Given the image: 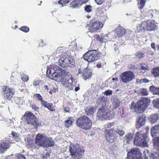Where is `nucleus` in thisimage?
I'll return each instance as SVG.
<instances>
[{
  "instance_id": "nucleus-20",
  "label": "nucleus",
  "mask_w": 159,
  "mask_h": 159,
  "mask_svg": "<svg viewBox=\"0 0 159 159\" xmlns=\"http://www.w3.org/2000/svg\"><path fill=\"white\" fill-rule=\"evenodd\" d=\"M133 135V133H129L126 134L123 139L124 143L126 144L129 143L130 142L132 141Z\"/></svg>"
},
{
  "instance_id": "nucleus-8",
  "label": "nucleus",
  "mask_w": 159,
  "mask_h": 159,
  "mask_svg": "<svg viewBox=\"0 0 159 159\" xmlns=\"http://www.w3.org/2000/svg\"><path fill=\"white\" fill-rule=\"evenodd\" d=\"M134 143L136 146L146 147L148 145L146 139V135L141 132H137L134 141Z\"/></svg>"
},
{
  "instance_id": "nucleus-41",
  "label": "nucleus",
  "mask_w": 159,
  "mask_h": 159,
  "mask_svg": "<svg viewBox=\"0 0 159 159\" xmlns=\"http://www.w3.org/2000/svg\"><path fill=\"white\" fill-rule=\"evenodd\" d=\"M143 27H144L145 28V30H148V28H147V23L146 21H143L141 22V24H140Z\"/></svg>"
},
{
  "instance_id": "nucleus-60",
  "label": "nucleus",
  "mask_w": 159,
  "mask_h": 159,
  "mask_svg": "<svg viewBox=\"0 0 159 159\" xmlns=\"http://www.w3.org/2000/svg\"><path fill=\"white\" fill-rule=\"evenodd\" d=\"M80 89V88L79 87H76L75 88V91H77L79 90Z\"/></svg>"
},
{
  "instance_id": "nucleus-29",
  "label": "nucleus",
  "mask_w": 159,
  "mask_h": 159,
  "mask_svg": "<svg viewBox=\"0 0 159 159\" xmlns=\"http://www.w3.org/2000/svg\"><path fill=\"white\" fill-rule=\"evenodd\" d=\"M113 104L115 108H116L119 106V100L116 97L113 99Z\"/></svg>"
},
{
  "instance_id": "nucleus-43",
  "label": "nucleus",
  "mask_w": 159,
  "mask_h": 159,
  "mask_svg": "<svg viewBox=\"0 0 159 159\" xmlns=\"http://www.w3.org/2000/svg\"><path fill=\"white\" fill-rule=\"evenodd\" d=\"M34 97L37 98L38 100H43L42 97L39 94H36L34 95Z\"/></svg>"
},
{
  "instance_id": "nucleus-39",
  "label": "nucleus",
  "mask_w": 159,
  "mask_h": 159,
  "mask_svg": "<svg viewBox=\"0 0 159 159\" xmlns=\"http://www.w3.org/2000/svg\"><path fill=\"white\" fill-rule=\"evenodd\" d=\"M45 107L47 108L51 111H54L52 104L51 103L48 102Z\"/></svg>"
},
{
  "instance_id": "nucleus-34",
  "label": "nucleus",
  "mask_w": 159,
  "mask_h": 159,
  "mask_svg": "<svg viewBox=\"0 0 159 159\" xmlns=\"http://www.w3.org/2000/svg\"><path fill=\"white\" fill-rule=\"evenodd\" d=\"M143 30L145 31V28L144 27H143L140 24L137 27L136 32L137 33H139Z\"/></svg>"
},
{
  "instance_id": "nucleus-42",
  "label": "nucleus",
  "mask_w": 159,
  "mask_h": 159,
  "mask_svg": "<svg viewBox=\"0 0 159 159\" xmlns=\"http://www.w3.org/2000/svg\"><path fill=\"white\" fill-rule=\"evenodd\" d=\"M136 57L139 59H141L144 57V54L142 52H139L136 54Z\"/></svg>"
},
{
  "instance_id": "nucleus-35",
  "label": "nucleus",
  "mask_w": 159,
  "mask_h": 159,
  "mask_svg": "<svg viewBox=\"0 0 159 159\" xmlns=\"http://www.w3.org/2000/svg\"><path fill=\"white\" fill-rule=\"evenodd\" d=\"M153 146L157 150L159 151V142L157 141H156L154 139H153Z\"/></svg>"
},
{
  "instance_id": "nucleus-25",
  "label": "nucleus",
  "mask_w": 159,
  "mask_h": 159,
  "mask_svg": "<svg viewBox=\"0 0 159 159\" xmlns=\"http://www.w3.org/2000/svg\"><path fill=\"white\" fill-rule=\"evenodd\" d=\"M98 40L101 43L105 42L109 40L108 35L107 34H105L102 36L101 37H98Z\"/></svg>"
},
{
  "instance_id": "nucleus-13",
  "label": "nucleus",
  "mask_w": 159,
  "mask_h": 159,
  "mask_svg": "<svg viewBox=\"0 0 159 159\" xmlns=\"http://www.w3.org/2000/svg\"><path fill=\"white\" fill-rule=\"evenodd\" d=\"M103 25L102 23L100 21L92 20L90 22L89 31L90 32L93 33L99 32Z\"/></svg>"
},
{
  "instance_id": "nucleus-1",
  "label": "nucleus",
  "mask_w": 159,
  "mask_h": 159,
  "mask_svg": "<svg viewBox=\"0 0 159 159\" xmlns=\"http://www.w3.org/2000/svg\"><path fill=\"white\" fill-rule=\"evenodd\" d=\"M150 102L149 99L144 98H142L135 105L134 102H132L131 108L135 109V111L138 113H140L139 117L136 119V127L137 128H139L145 125V116L143 112L147 107Z\"/></svg>"
},
{
  "instance_id": "nucleus-22",
  "label": "nucleus",
  "mask_w": 159,
  "mask_h": 159,
  "mask_svg": "<svg viewBox=\"0 0 159 159\" xmlns=\"http://www.w3.org/2000/svg\"><path fill=\"white\" fill-rule=\"evenodd\" d=\"M159 118L158 114L155 113L151 115L148 118V120L151 123H156Z\"/></svg>"
},
{
  "instance_id": "nucleus-17",
  "label": "nucleus",
  "mask_w": 159,
  "mask_h": 159,
  "mask_svg": "<svg viewBox=\"0 0 159 159\" xmlns=\"http://www.w3.org/2000/svg\"><path fill=\"white\" fill-rule=\"evenodd\" d=\"M115 35L117 37H120L125 34L126 31L125 29L120 26H118L115 30Z\"/></svg>"
},
{
  "instance_id": "nucleus-12",
  "label": "nucleus",
  "mask_w": 159,
  "mask_h": 159,
  "mask_svg": "<svg viewBox=\"0 0 159 159\" xmlns=\"http://www.w3.org/2000/svg\"><path fill=\"white\" fill-rule=\"evenodd\" d=\"M126 159H143L141 150L138 148H134L127 153Z\"/></svg>"
},
{
  "instance_id": "nucleus-7",
  "label": "nucleus",
  "mask_w": 159,
  "mask_h": 159,
  "mask_svg": "<svg viewBox=\"0 0 159 159\" xmlns=\"http://www.w3.org/2000/svg\"><path fill=\"white\" fill-rule=\"evenodd\" d=\"M112 123H108L104 125V133L107 140L109 143H113L114 141V136L115 134L114 128H111Z\"/></svg>"
},
{
  "instance_id": "nucleus-58",
  "label": "nucleus",
  "mask_w": 159,
  "mask_h": 159,
  "mask_svg": "<svg viewBox=\"0 0 159 159\" xmlns=\"http://www.w3.org/2000/svg\"><path fill=\"white\" fill-rule=\"evenodd\" d=\"M58 3H59L60 4L64 5V2H63V0H60L58 2Z\"/></svg>"
},
{
  "instance_id": "nucleus-15",
  "label": "nucleus",
  "mask_w": 159,
  "mask_h": 159,
  "mask_svg": "<svg viewBox=\"0 0 159 159\" xmlns=\"http://www.w3.org/2000/svg\"><path fill=\"white\" fill-rule=\"evenodd\" d=\"M11 143L9 140L5 138L0 142V153L2 154L5 152L9 149Z\"/></svg>"
},
{
  "instance_id": "nucleus-3",
  "label": "nucleus",
  "mask_w": 159,
  "mask_h": 159,
  "mask_svg": "<svg viewBox=\"0 0 159 159\" xmlns=\"http://www.w3.org/2000/svg\"><path fill=\"white\" fill-rule=\"evenodd\" d=\"M69 57L67 52L62 53L58 61L59 65L63 67L67 66L74 67L75 65L74 61Z\"/></svg>"
},
{
  "instance_id": "nucleus-64",
  "label": "nucleus",
  "mask_w": 159,
  "mask_h": 159,
  "mask_svg": "<svg viewBox=\"0 0 159 159\" xmlns=\"http://www.w3.org/2000/svg\"><path fill=\"white\" fill-rule=\"evenodd\" d=\"M112 80L113 81H114L115 80H116V81H117L118 80V78H116V79H115V78H113L112 79Z\"/></svg>"
},
{
  "instance_id": "nucleus-36",
  "label": "nucleus",
  "mask_w": 159,
  "mask_h": 159,
  "mask_svg": "<svg viewBox=\"0 0 159 159\" xmlns=\"http://www.w3.org/2000/svg\"><path fill=\"white\" fill-rule=\"evenodd\" d=\"M92 7L90 5H87L84 7V10L87 12H90L92 11Z\"/></svg>"
},
{
  "instance_id": "nucleus-51",
  "label": "nucleus",
  "mask_w": 159,
  "mask_h": 159,
  "mask_svg": "<svg viewBox=\"0 0 159 159\" xmlns=\"http://www.w3.org/2000/svg\"><path fill=\"white\" fill-rule=\"evenodd\" d=\"M48 102H47L45 101L44 100H42V101L41 102V104H42V105L43 106H44V107H45L46 105V104Z\"/></svg>"
},
{
  "instance_id": "nucleus-23",
  "label": "nucleus",
  "mask_w": 159,
  "mask_h": 159,
  "mask_svg": "<svg viewBox=\"0 0 159 159\" xmlns=\"http://www.w3.org/2000/svg\"><path fill=\"white\" fill-rule=\"evenodd\" d=\"M151 134L152 137H154L159 133V125H156L152 127L151 130Z\"/></svg>"
},
{
  "instance_id": "nucleus-61",
  "label": "nucleus",
  "mask_w": 159,
  "mask_h": 159,
  "mask_svg": "<svg viewBox=\"0 0 159 159\" xmlns=\"http://www.w3.org/2000/svg\"><path fill=\"white\" fill-rule=\"evenodd\" d=\"M101 66V64L100 63H98L97 65V67L98 68H100Z\"/></svg>"
},
{
  "instance_id": "nucleus-16",
  "label": "nucleus",
  "mask_w": 159,
  "mask_h": 159,
  "mask_svg": "<svg viewBox=\"0 0 159 159\" xmlns=\"http://www.w3.org/2000/svg\"><path fill=\"white\" fill-rule=\"evenodd\" d=\"M4 98L9 100L12 97L14 93L8 86H3L2 87Z\"/></svg>"
},
{
  "instance_id": "nucleus-14",
  "label": "nucleus",
  "mask_w": 159,
  "mask_h": 159,
  "mask_svg": "<svg viewBox=\"0 0 159 159\" xmlns=\"http://www.w3.org/2000/svg\"><path fill=\"white\" fill-rule=\"evenodd\" d=\"M120 77L122 81L126 83L134 79L135 78V75L133 72L129 71L121 73Z\"/></svg>"
},
{
  "instance_id": "nucleus-5",
  "label": "nucleus",
  "mask_w": 159,
  "mask_h": 159,
  "mask_svg": "<svg viewBox=\"0 0 159 159\" xmlns=\"http://www.w3.org/2000/svg\"><path fill=\"white\" fill-rule=\"evenodd\" d=\"M77 126L80 128L84 130L90 129L92 125L91 120L86 116H81L76 120Z\"/></svg>"
},
{
  "instance_id": "nucleus-45",
  "label": "nucleus",
  "mask_w": 159,
  "mask_h": 159,
  "mask_svg": "<svg viewBox=\"0 0 159 159\" xmlns=\"http://www.w3.org/2000/svg\"><path fill=\"white\" fill-rule=\"evenodd\" d=\"M17 159H25V158L23 155L21 154H19L17 155Z\"/></svg>"
},
{
  "instance_id": "nucleus-24",
  "label": "nucleus",
  "mask_w": 159,
  "mask_h": 159,
  "mask_svg": "<svg viewBox=\"0 0 159 159\" xmlns=\"http://www.w3.org/2000/svg\"><path fill=\"white\" fill-rule=\"evenodd\" d=\"M70 6L74 8H77L81 6L80 0H73L70 3Z\"/></svg>"
},
{
  "instance_id": "nucleus-21",
  "label": "nucleus",
  "mask_w": 159,
  "mask_h": 159,
  "mask_svg": "<svg viewBox=\"0 0 159 159\" xmlns=\"http://www.w3.org/2000/svg\"><path fill=\"white\" fill-rule=\"evenodd\" d=\"M58 67L54 64H52L50 66L48 67L47 70V75L51 74L52 72L53 73L54 72H55L57 69H58Z\"/></svg>"
},
{
  "instance_id": "nucleus-52",
  "label": "nucleus",
  "mask_w": 159,
  "mask_h": 159,
  "mask_svg": "<svg viewBox=\"0 0 159 159\" xmlns=\"http://www.w3.org/2000/svg\"><path fill=\"white\" fill-rule=\"evenodd\" d=\"M32 108L35 111H37L39 110V107L36 106L35 105H33L32 106Z\"/></svg>"
},
{
  "instance_id": "nucleus-63",
  "label": "nucleus",
  "mask_w": 159,
  "mask_h": 159,
  "mask_svg": "<svg viewBox=\"0 0 159 159\" xmlns=\"http://www.w3.org/2000/svg\"><path fill=\"white\" fill-rule=\"evenodd\" d=\"M79 72H78L79 74H80L81 73H82L83 72H82V70L81 69H80L79 70Z\"/></svg>"
},
{
  "instance_id": "nucleus-55",
  "label": "nucleus",
  "mask_w": 159,
  "mask_h": 159,
  "mask_svg": "<svg viewBox=\"0 0 159 159\" xmlns=\"http://www.w3.org/2000/svg\"><path fill=\"white\" fill-rule=\"evenodd\" d=\"M39 83V82L37 81H34V82H33V85L35 86H36L38 85Z\"/></svg>"
},
{
  "instance_id": "nucleus-28",
  "label": "nucleus",
  "mask_w": 159,
  "mask_h": 159,
  "mask_svg": "<svg viewBox=\"0 0 159 159\" xmlns=\"http://www.w3.org/2000/svg\"><path fill=\"white\" fill-rule=\"evenodd\" d=\"M107 98L105 97L104 96H101L97 100V103L99 104L101 103H102L107 101Z\"/></svg>"
},
{
  "instance_id": "nucleus-26",
  "label": "nucleus",
  "mask_w": 159,
  "mask_h": 159,
  "mask_svg": "<svg viewBox=\"0 0 159 159\" xmlns=\"http://www.w3.org/2000/svg\"><path fill=\"white\" fill-rule=\"evenodd\" d=\"M74 120V119L73 117H69L65 121V126L67 128L69 127L72 125Z\"/></svg>"
},
{
  "instance_id": "nucleus-48",
  "label": "nucleus",
  "mask_w": 159,
  "mask_h": 159,
  "mask_svg": "<svg viewBox=\"0 0 159 159\" xmlns=\"http://www.w3.org/2000/svg\"><path fill=\"white\" fill-rule=\"evenodd\" d=\"M95 2L98 5H101L104 2V0H94Z\"/></svg>"
},
{
  "instance_id": "nucleus-38",
  "label": "nucleus",
  "mask_w": 159,
  "mask_h": 159,
  "mask_svg": "<svg viewBox=\"0 0 159 159\" xmlns=\"http://www.w3.org/2000/svg\"><path fill=\"white\" fill-rule=\"evenodd\" d=\"M11 135L14 139L18 140L19 138V135L16 132L13 131L11 133Z\"/></svg>"
},
{
  "instance_id": "nucleus-33",
  "label": "nucleus",
  "mask_w": 159,
  "mask_h": 159,
  "mask_svg": "<svg viewBox=\"0 0 159 159\" xmlns=\"http://www.w3.org/2000/svg\"><path fill=\"white\" fill-rule=\"evenodd\" d=\"M85 111L87 113V114L89 116L92 115L94 112V111L93 108L86 109Z\"/></svg>"
},
{
  "instance_id": "nucleus-11",
  "label": "nucleus",
  "mask_w": 159,
  "mask_h": 159,
  "mask_svg": "<svg viewBox=\"0 0 159 159\" xmlns=\"http://www.w3.org/2000/svg\"><path fill=\"white\" fill-rule=\"evenodd\" d=\"M97 119L103 120L105 119H110L113 118V115L110 113L108 110L105 108L98 109L97 113Z\"/></svg>"
},
{
  "instance_id": "nucleus-31",
  "label": "nucleus",
  "mask_w": 159,
  "mask_h": 159,
  "mask_svg": "<svg viewBox=\"0 0 159 159\" xmlns=\"http://www.w3.org/2000/svg\"><path fill=\"white\" fill-rule=\"evenodd\" d=\"M146 0H139L138 5L139 6V8L142 9L143 8L145 5Z\"/></svg>"
},
{
  "instance_id": "nucleus-49",
  "label": "nucleus",
  "mask_w": 159,
  "mask_h": 159,
  "mask_svg": "<svg viewBox=\"0 0 159 159\" xmlns=\"http://www.w3.org/2000/svg\"><path fill=\"white\" fill-rule=\"evenodd\" d=\"M154 106L157 108H159V98L157 99L155 103Z\"/></svg>"
},
{
  "instance_id": "nucleus-30",
  "label": "nucleus",
  "mask_w": 159,
  "mask_h": 159,
  "mask_svg": "<svg viewBox=\"0 0 159 159\" xmlns=\"http://www.w3.org/2000/svg\"><path fill=\"white\" fill-rule=\"evenodd\" d=\"M152 73L155 77H159V68H156L152 70Z\"/></svg>"
},
{
  "instance_id": "nucleus-50",
  "label": "nucleus",
  "mask_w": 159,
  "mask_h": 159,
  "mask_svg": "<svg viewBox=\"0 0 159 159\" xmlns=\"http://www.w3.org/2000/svg\"><path fill=\"white\" fill-rule=\"evenodd\" d=\"M63 110L66 112H69L70 111V109L69 107H63Z\"/></svg>"
},
{
  "instance_id": "nucleus-44",
  "label": "nucleus",
  "mask_w": 159,
  "mask_h": 159,
  "mask_svg": "<svg viewBox=\"0 0 159 159\" xmlns=\"http://www.w3.org/2000/svg\"><path fill=\"white\" fill-rule=\"evenodd\" d=\"M29 76L27 75H24L22 76V79L24 81H27L29 79Z\"/></svg>"
},
{
  "instance_id": "nucleus-57",
  "label": "nucleus",
  "mask_w": 159,
  "mask_h": 159,
  "mask_svg": "<svg viewBox=\"0 0 159 159\" xmlns=\"http://www.w3.org/2000/svg\"><path fill=\"white\" fill-rule=\"evenodd\" d=\"M56 92V90H54V89L53 90L50 89V90L49 92V93L52 94V93H55Z\"/></svg>"
},
{
  "instance_id": "nucleus-18",
  "label": "nucleus",
  "mask_w": 159,
  "mask_h": 159,
  "mask_svg": "<svg viewBox=\"0 0 159 159\" xmlns=\"http://www.w3.org/2000/svg\"><path fill=\"white\" fill-rule=\"evenodd\" d=\"M147 28L148 30L151 31L157 29V26L155 24V22L153 20H148L147 21Z\"/></svg>"
},
{
  "instance_id": "nucleus-32",
  "label": "nucleus",
  "mask_w": 159,
  "mask_h": 159,
  "mask_svg": "<svg viewBox=\"0 0 159 159\" xmlns=\"http://www.w3.org/2000/svg\"><path fill=\"white\" fill-rule=\"evenodd\" d=\"M139 91L143 96H147L148 94V90L145 88L140 89Z\"/></svg>"
},
{
  "instance_id": "nucleus-54",
  "label": "nucleus",
  "mask_w": 159,
  "mask_h": 159,
  "mask_svg": "<svg viewBox=\"0 0 159 159\" xmlns=\"http://www.w3.org/2000/svg\"><path fill=\"white\" fill-rule=\"evenodd\" d=\"M72 0H63L64 5L69 3Z\"/></svg>"
},
{
  "instance_id": "nucleus-37",
  "label": "nucleus",
  "mask_w": 159,
  "mask_h": 159,
  "mask_svg": "<svg viewBox=\"0 0 159 159\" xmlns=\"http://www.w3.org/2000/svg\"><path fill=\"white\" fill-rule=\"evenodd\" d=\"M115 133L118 134L120 136H123L125 134L124 131L120 129L119 128H117L115 131Z\"/></svg>"
},
{
  "instance_id": "nucleus-46",
  "label": "nucleus",
  "mask_w": 159,
  "mask_h": 159,
  "mask_svg": "<svg viewBox=\"0 0 159 159\" xmlns=\"http://www.w3.org/2000/svg\"><path fill=\"white\" fill-rule=\"evenodd\" d=\"M112 91L111 90H108L104 92V94L107 95H110L112 94Z\"/></svg>"
},
{
  "instance_id": "nucleus-19",
  "label": "nucleus",
  "mask_w": 159,
  "mask_h": 159,
  "mask_svg": "<svg viewBox=\"0 0 159 159\" xmlns=\"http://www.w3.org/2000/svg\"><path fill=\"white\" fill-rule=\"evenodd\" d=\"M83 78L86 80L90 78L92 75V72L90 69L87 68L83 70Z\"/></svg>"
},
{
  "instance_id": "nucleus-10",
  "label": "nucleus",
  "mask_w": 159,
  "mask_h": 159,
  "mask_svg": "<svg viewBox=\"0 0 159 159\" xmlns=\"http://www.w3.org/2000/svg\"><path fill=\"white\" fill-rule=\"evenodd\" d=\"M99 57V52L96 50L89 51L86 52L83 56L84 59L89 62L97 60Z\"/></svg>"
},
{
  "instance_id": "nucleus-53",
  "label": "nucleus",
  "mask_w": 159,
  "mask_h": 159,
  "mask_svg": "<svg viewBox=\"0 0 159 159\" xmlns=\"http://www.w3.org/2000/svg\"><path fill=\"white\" fill-rule=\"evenodd\" d=\"M151 47L155 51L156 48L155 47V43H151Z\"/></svg>"
},
{
  "instance_id": "nucleus-27",
  "label": "nucleus",
  "mask_w": 159,
  "mask_h": 159,
  "mask_svg": "<svg viewBox=\"0 0 159 159\" xmlns=\"http://www.w3.org/2000/svg\"><path fill=\"white\" fill-rule=\"evenodd\" d=\"M150 91L152 92L154 95H159V87H156L153 86H151L149 88Z\"/></svg>"
},
{
  "instance_id": "nucleus-47",
  "label": "nucleus",
  "mask_w": 159,
  "mask_h": 159,
  "mask_svg": "<svg viewBox=\"0 0 159 159\" xmlns=\"http://www.w3.org/2000/svg\"><path fill=\"white\" fill-rule=\"evenodd\" d=\"M141 69L142 70V71H141L144 72L143 71V70H148V66L145 64H144L142 66Z\"/></svg>"
},
{
  "instance_id": "nucleus-56",
  "label": "nucleus",
  "mask_w": 159,
  "mask_h": 159,
  "mask_svg": "<svg viewBox=\"0 0 159 159\" xmlns=\"http://www.w3.org/2000/svg\"><path fill=\"white\" fill-rule=\"evenodd\" d=\"M141 81H142V82H144L145 83H147L149 82V80L146 79H144L142 80Z\"/></svg>"
},
{
  "instance_id": "nucleus-62",
  "label": "nucleus",
  "mask_w": 159,
  "mask_h": 159,
  "mask_svg": "<svg viewBox=\"0 0 159 159\" xmlns=\"http://www.w3.org/2000/svg\"><path fill=\"white\" fill-rule=\"evenodd\" d=\"M154 139H155V140L156 141H157L158 142H159V136L155 138Z\"/></svg>"
},
{
  "instance_id": "nucleus-59",
  "label": "nucleus",
  "mask_w": 159,
  "mask_h": 159,
  "mask_svg": "<svg viewBox=\"0 0 159 159\" xmlns=\"http://www.w3.org/2000/svg\"><path fill=\"white\" fill-rule=\"evenodd\" d=\"M137 68V67H135V66H134L133 65H132L131 67V68H130V69H131V70H134L135 69H136Z\"/></svg>"
},
{
  "instance_id": "nucleus-2",
  "label": "nucleus",
  "mask_w": 159,
  "mask_h": 159,
  "mask_svg": "<svg viewBox=\"0 0 159 159\" xmlns=\"http://www.w3.org/2000/svg\"><path fill=\"white\" fill-rule=\"evenodd\" d=\"M35 143L39 146L46 147H52L54 144V142L52 138L39 134L36 136Z\"/></svg>"
},
{
  "instance_id": "nucleus-6",
  "label": "nucleus",
  "mask_w": 159,
  "mask_h": 159,
  "mask_svg": "<svg viewBox=\"0 0 159 159\" xmlns=\"http://www.w3.org/2000/svg\"><path fill=\"white\" fill-rule=\"evenodd\" d=\"M48 75L50 79L57 82H61L62 84L66 86L70 78L67 75H66L64 76V74H62L61 72L59 73L54 72L52 75L51 74L50 75L48 74Z\"/></svg>"
},
{
  "instance_id": "nucleus-4",
  "label": "nucleus",
  "mask_w": 159,
  "mask_h": 159,
  "mask_svg": "<svg viewBox=\"0 0 159 159\" xmlns=\"http://www.w3.org/2000/svg\"><path fill=\"white\" fill-rule=\"evenodd\" d=\"M69 150L71 157L74 159H81L84 152V149L80 148L77 144L71 143Z\"/></svg>"
},
{
  "instance_id": "nucleus-9",
  "label": "nucleus",
  "mask_w": 159,
  "mask_h": 159,
  "mask_svg": "<svg viewBox=\"0 0 159 159\" xmlns=\"http://www.w3.org/2000/svg\"><path fill=\"white\" fill-rule=\"evenodd\" d=\"M24 116L28 124H30L36 128L41 126L42 122L38 120L35 116L31 112H26Z\"/></svg>"
},
{
  "instance_id": "nucleus-40",
  "label": "nucleus",
  "mask_w": 159,
  "mask_h": 159,
  "mask_svg": "<svg viewBox=\"0 0 159 159\" xmlns=\"http://www.w3.org/2000/svg\"><path fill=\"white\" fill-rule=\"evenodd\" d=\"M20 30L25 32H27L29 31V29L27 26H24L21 27Z\"/></svg>"
}]
</instances>
